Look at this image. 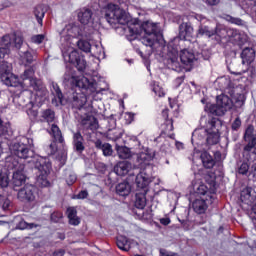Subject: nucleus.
Masks as SVG:
<instances>
[{"label": "nucleus", "mask_w": 256, "mask_h": 256, "mask_svg": "<svg viewBox=\"0 0 256 256\" xmlns=\"http://www.w3.org/2000/svg\"><path fill=\"white\" fill-rule=\"evenodd\" d=\"M131 35H142L140 41L143 45L150 48V53H153L155 45L165 47V38L163 33L159 31L157 24L146 21L140 27L134 26L129 28Z\"/></svg>", "instance_id": "obj_1"}, {"label": "nucleus", "mask_w": 256, "mask_h": 256, "mask_svg": "<svg viewBox=\"0 0 256 256\" xmlns=\"http://www.w3.org/2000/svg\"><path fill=\"white\" fill-rule=\"evenodd\" d=\"M125 7H127V0H118L116 4L108 3L104 7L105 19L113 29H119L120 25L127 23Z\"/></svg>", "instance_id": "obj_2"}, {"label": "nucleus", "mask_w": 256, "mask_h": 256, "mask_svg": "<svg viewBox=\"0 0 256 256\" xmlns=\"http://www.w3.org/2000/svg\"><path fill=\"white\" fill-rule=\"evenodd\" d=\"M137 189H141V192L136 193L134 205L137 209H145L147 205V191H149V183H151V174L147 173V168L143 169L137 174L135 179Z\"/></svg>", "instance_id": "obj_3"}, {"label": "nucleus", "mask_w": 256, "mask_h": 256, "mask_svg": "<svg viewBox=\"0 0 256 256\" xmlns=\"http://www.w3.org/2000/svg\"><path fill=\"white\" fill-rule=\"evenodd\" d=\"M245 99V97H216V103H207L205 106V111L207 113H210V115H215L216 117H223L226 112H228L230 109H233V101H241L243 105V103H245Z\"/></svg>", "instance_id": "obj_4"}, {"label": "nucleus", "mask_w": 256, "mask_h": 256, "mask_svg": "<svg viewBox=\"0 0 256 256\" xmlns=\"http://www.w3.org/2000/svg\"><path fill=\"white\" fill-rule=\"evenodd\" d=\"M9 53L7 48H0V79L1 82L6 85V87H19L21 83L19 82V77L15 76V74L11 73V64L3 61L5 59V55Z\"/></svg>", "instance_id": "obj_5"}, {"label": "nucleus", "mask_w": 256, "mask_h": 256, "mask_svg": "<svg viewBox=\"0 0 256 256\" xmlns=\"http://www.w3.org/2000/svg\"><path fill=\"white\" fill-rule=\"evenodd\" d=\"M76 87L85 89L87 95H109V84L105 81L92 82L87 77L76 80Z\"/></svg>", "instance_id": "obj_6"}, {"label": "nucleus", "mask_w": 256, "mask_h": 256, "mask_svg": "<svg viewBox=\"0 0 256 256\" xmlns=\"http://www.w3.org/2000/svg\"><path fill=\"white\" fill-rule=\"evenodd\" d=\"M34 165V169H36L39 173L37 183L40 187H50L51 182L47 180L49 177V173H51V162L48 158L38 157L32 160Z\"/></svg>", "instance_id": "obj_7"}, {"label": "nucleus", "mask_w": 256, "mask_h": 256, "mask_svg": "<svg viewBox=\"0 0 256 256\" xmlns=\"http://www.w3.org/2000/svg\"><path fill=\"white\" fill-rule=\"evenodd\" d=\"M37 67H39V63L36 62L27 68L22 75V79L23 81H29L30 87L36 91L34 97H43L46 95L47 89L45 86H43V84H41V81L37 80V78H34Z\"/></svg>", "instance_id": "obj_8"}, {"label": "nucleus", "mask_w": 256, "mask_h": 256, "mask_svg": "<svg viewBox=\"0 0 256 256\" xmlns=\"http://www.w3.org/2000/svg\"><path fill=\"white\" fill-rule=\"evenodd\" d=\"M17 197L22 203H33L37 197V188L35 185L26 184L18 191Z\"/></svg>", "instance_id": "obj_9"}, {"label": "nucleus", "mask_w": 256, "mask_h": 256, "mask_svg": "<svg viewBox=\"0 0 256 256\" xmlns=\"http://www.w3.org/2000/svg\"><path fill=\"white\" fill-rule=\"evenodd\" d=\"M94 119V121H92ZM97 119L93 118V116L85 113V117H82L80 120V125L82 126V131L84 135L87 137H91L95 131H97Z\"/></svg>", "instance_id": "obj_10"}, {"label": "nucleus", "mask_w": 256, "mask_h": 256, "mask_svg": "<svg viewBox=\"0 0 256 256\" xmlns=\"http://www.w3.org/2000/svg\"><path fill=\"white\" fill-rule=\"evenodd\" d=\"M12 153L19 159H29L33 157L34 152L29 148V145L18 142L12 146Z\"/></svg>", "instance_id": "obj_11"}, {"label": "nucleus", "mask_w": 256, "mask_h": 256, "mask_svg": "<svg viewBox=\"0 0 256 256\" xmlns=\"http://www.w3.org/2000/svg\"><path fill=\"white\" fill-rule=\"evenodd\" d=\"M68 62L71 63V65H75V67L80 71V73H83L85 69L87 68V61H85V57L83 55H80L77 50H73L71 53L68 54Z\"/></svg>", "instance_id": "obj_12"}, {"label": "nucleus", "mask_w": 256, "mask_h": 256, "mask_svg": "<svg viewBox=\"0 0 256 256\" xmlns=\"http://www.w3.org/2000/svg\"><path fill=\"white\" fill-rule=\"evenodd\" d=\"M73 101L76 103V107L79 111L84 109L87 113H91L93 109H95L93 101H97V99L91 97H73Z\"/></svg>", "instance_id": "obj_13"}, {"label": "nucleus", "mask_w": 256, "mask_h": 256, "mask_svg": "<svg viewBox=\"0 0 256 256\" xmlns=\"http://www.w3.org/2000/svg\"><path fill=\"white\" fill-rule=\"evenodd\" d=\"M216 84L218 85L220 91L224 92L217 95V97H229L227 94L229 93V89H231V79H229L227 76H222L216 79Z\"/></svg>", "instance_id": "obj_14"}, {"label": "nucleus", "mask_w": 256, "mask_h": 256, "mask_svg": "<svg viewBox=\"0 0 256 256\" xmlns=\"http://www.w3.org/2000/svg\"><path fill=\"white\" fill-rule=\"evenodd\" d=\"M72 145L76 153H83V151H85V138L81 134V131L73 133Z\"/></svg>", "instance_id": "obj_15"}, {"label": "nucleus", "mask_w": 256, "mask_h": 256, "mask_svg": "<svg viewBox=\"0 0 256 256\" xmlns=\"http://www.w3.org/2000/svg\"><path fill=\"white\" fill-rule=\"evenodd\" d=\"M78 21L82 25H89V23H93V11L89 8H82L78 12Z\"/></svg>", "instance_id": "obj_16"}, {"label": "nucleus", "mask_w": 256, "mask_h": 256, "mask_svg": "<svg viewBox=\"0 0 256 256\" xmlns=\"http://www.w3.org/2000/svg\"><path fill=\"white\" fill-rule=\"evenodd\" d=\"M240 57L242 59V65H251L255 61V49L251 47L244 48Z\"/></svg>", "instance_id": "obj_17"}, {"label": "nucleus", "mask_w": 256, "mask_h": 256, "mask_svg": "<svg viewBox=\"0 0 256 256\" xmlns=\"http://www.w3.org/2000/svg\"><path fill=\"white\" fill-rule=\"evenodd\" d=\"M180 60L183 65H193L194 61H197V57H195V53L193 50L183 49L180 52Z\"/></svg>", "instance_id": "obj_18"}, {"label": "nucleus", "mask_w": 256, "mask_h": 256, "mask_svg": "<svg viewBox=\"0 0 256 256\" xmlns=\"http://www.w3.org/2000/svg\"><path fill=\"white\" fill-rule=\"evenodd\" d=\"M94 146L99 151H102L104 157H111L113 155V146L109 143H103L101 139L94 141Z\"/></svg>", "instance_id": "obj_19"}, {"label": "nucleus", "mask_w": 256, "mask_h": 256, "mask_svg": "<svg viewBox=\"0 0 256 256\" xmlns=\"http://www.w3.org/2000/svg\"><path fill=\"white\" fill-rule=\"evenodd\" d=\"M192 209L198 215H203L209 209V205L205 199H195L192 203Z\"/></svg>", "instance_id": "obj_20"}, {"label": "nucleus", "mask_w": 256, "mask_h": 256, "mask_svg": "<svg viewBox=\"0 0 256 256\" xmlns=\"http://www.w3.org/2000/svg\"><path fill=\"white\" fill-rule=\"evenodd\" d=\"M248 91L244 85H236L228 89V94L230 97H246Z\"/></svg>", "instance_id": "obj_21"}, {"label": "nucleus", "mask_w": 256, "mask_h": 256, "mask_svg": "<svg viewBox=\"0 0 256 256\" xmlns=\"http://www.w3.org/2000/svg\"><path fill=\"white\" fill-rule=\"evenodd\" d=\"M198 35L200 37H214V35H217V28H213L209 25L200 24L198 28Z\"/></svg>", "instance_id": "obj_22"}, {"label": "nucleus", "mask_w": 256, "mask_h": 256, "mask_svg": "<svg viewBox=\"0 0 256 256\" xmlns=\"http://www.w3.org/2000/svg\"><path fill=\"white\" fill-rule=\"evenodd\" d=\"M20 57L22 59V63H24L25 66L33 65V63L37 61V52L33 50H27L25 52H22V54H20Z\"/></svg>", "instance_id": "obj_23"}, {"label": "nucleus", "mask_w": 256, "mask_h": 256, "mask_svg": "<svg viewBox=\"0 0 256 256\" xmlns=\"http://www.w3.org/2000/svg\"><path fill=\"white\" fill-rule=\"evenodd\" d=\"M129 169H131V164L129 162H118L114 166V173H116V175L119 177H125V175L129 173Z\"/></svg>", "instance_id": "obj_24"}, {"label": "nucleus", "mask_w": 256, "mask_h": 256, "mask_svg": "<svg viewBox=\"0 0 256 256\" xmlns=\"http://www.w3.org/2000/svg\"><path fill=\"white\" fill-rule=\"evenodd\" d=\"M47 13V6L44 4H39L34 8V16L38 25L43 26V19L45 18V14Z\"/></svg>", "instance_id": "obj_25"}, {"label": "nucleus", "mask_w": 256, "mask_h": 256, "mask_svg": "<svg viewBox=\"0 0 256 256\" xmlns=\"http://www.w3.org/2000/svg\"><path fill=\"white\" fill-rule=\"evenodd\" d=\"M116 245L121 251H131V241L127 236L120 235L116 237Z\"/></svg>", "instance_id": "obj_26"}, {"label": "nucleus", "mask_w": 256, "mask_h": 256, "mask_svg": "<svg viewBox=\"0 0 256 256\" xmlns=\"http://www.w3.org/2000/svg\"><path fill=\"white\" fill-rule=\"evenodd\" d=\"M173 121L169 120L168 122H164L162 124V130L160 133V137H163L164 135H167L169 139H175V133H171L174 131L175 127L173 126Z\"/></svg>", "instance_id": "obj_27"}, {"label": "nucleus", "mask_w": 256, "mask_h": 256, "mask_svg": "<svg viewBox=\"0 0 256 256\" xmlns=\"http://www.w3.org/2000/svg\"><path fill=\"white\" fill-rule=\"evenodd\" d=\"M40 123H53L55 121V111L51 108L41 112Z\"/></svg>", "instance_id": "obj_28"}, {"label": "nucleus", "mask_w": 256, "mask_h": 256, "mask_svg": "<svg viewBox=\"0 0 256 256\" xmlns=\"http://www.w3.org/2000/svg\"><path fill=\"white\" fill-rule=\"evenodd\" d=\"M193 35V26L189 23H182L179 26V37L180 39H187Z\"/></svg>", "instance_id": "obj_29"}, {"label": "nucleus", "mask_w": 256, "mask_h": 256, "mask_svg": "<svg viewBox=\"0 0 256 256\" xmlns=\"http://www.w3.org/2000/svg\"><path fill=\"white\" fill-rule=\"evenodd\" d=\"M51 135L55 142H58L61 145L65 143V138H63V133L61 132V128H59L57 124H52Z\"/></svg>", "instance_id": "obj_30"}, {"label": "nucleus", "mask_w": 256, "mask_h": 256, "mask_svg": "<svg viewBox=\"0 0 256 256\" xmlns=\"http://www.w3.org/2000/svg\"><path fill=\"white\" fill-rule=\"evenodd\" d=\"M251 193H253V188L252 187H245L241 192H240V200L242 203H245L246 205H249V203H253V196H251Z\"/></svg>", "instance_id": "obj_31"}, {"label": "nucleus", "mask_w": 256, "mask_h": 256, "mask_svg": "<svg viewBox=\"0 0 256 256\" xmlns=\"http://www.w3.org/2000/svg\"><path fill=\"white\" fill-rule=\"evenodd\" d=\"M123 137V129L121 128H112L106 132V138L109 141H119Z\"/></svg>", "instance_id": "obj_32"}, {"label": "nucleus", "mask_w": 256, "mask_h": 256, "mask_svg": "<svg viewBox=\"0 0 256 256\" xmlns=\"http://www.w3.org/2000/svg\"><path fill=\"white\" fill-rule=\"evenodd\" d=\"M200 159L205 167V169H213L215 167V159L208 152H203Z\"/></svg>", "instance_id": "obj_33"}, {"label": "nucleus", "mask_w": 256, "mask_h": 256, "mask_svg": "<svg viewBox=\"0 0 256 256\" xmlns=\"http://www.w3.org/2000/svg\"><path fill=\"white\" fill-rule=\"evenodd\" d=\"M116 193L121 197H127L131 193V184L129 182H122L116 186Z\"/></svg>", "instance_id": "obj_34"}, {"label": "nucleus", "mask_w": 256, "mask_h": 256, "mask_svg": "<svg viewBox=\"0 0 256 256\" xmlns=\"http://www.w3.org/2000/svg\"><path fill=\"white\" fill-rule=\"evenodd\" d=\"M12 183L14 187H21L25 183V174H23V171L16 170L13 172Z\"/></svg>", "instance_id": "obj_35"}, {"label": "nucleus", "mask_w": 256, "mask_h": 256, "mask_svg": "<svg viewBox=\"0 0 256 256\" xmlns=\"http://www.w3.org/2000/svg\"><path fill=\"white\" fill-rule=\"evenodd\" d=\"M115 149L119 159H131V149L129 147L116 144Z\"/></svg>", "instance_id": "obj_36"}, {"label": "nucleus", "mask_w": 256, "mask_h": 256, "mask_svg": "<svg viewBox=\"0 0 256 256\" xmlns=\"http://www.w3.org/2000/svg\"><path fill=\"white\" fill-rule=\"evenodd\" d=\"M244 151V157L246 161H249V157H251V151H253L254 155H256V138H252V140H250L248 144L244 146Z\"/></svg>", "instance_id": "obj_37"}, {"label": "nucleus", "mask_w": 256, "mask_h": 256, "mask_svg": "<svg viewBox=\"0 0 256 256\" xmlns=\"http://www.w3.org/2000/svg\"><path fill=\"white\" fill-rule=\"evenodd\" d=\"M66 29L71 37H83V30L77 24H69Z\"/></svg>", "instance_id": "obj_38"}, {"label": "nucleus", "mask_w": 256, "mask_h": 256, "mask_svg": "<svg viewBox=\"0 0 256 256\" xmlns=\"http://www.w3.org/2000/svg\"><path fill=\"white\" fill-rule=\"evenodd\" d=\"M221 129V120L219 118L212 117L208 121V128L205 131H210V132H216L219 133Z\"/></svg>", "instance_id": "obj_39"}, {"label": "nucleus", "mask_w": 256, "mask_h": 256, "mask_svg": "<svg viewBox=\"0 0 256 256\" xmlns=\"http://www.w3.org/2000/svg\"><path fill=\"white\" fill-rule=\"evenodd\" d=\"M227 69L232 75H243V73H247V71L239 69V62L237 60L231 61L227 65Z\"/></svg>", "instance_id": "obj_40"}, {"label": "nucleus", "mask_w": 256, "mask_h": 256, "mask_svg": "<svg viewBox=\"0 0 256 256\" xmlns=\"http://www.w3.org/2000/svg\"><path fill=\"white\" fill-rule=\"evenodd\" d=\"M206 133H207V138H206L207 145H217V143H219V140L221 139V134L219 132L206 131Z\"/></svg>", "instance_id": "obj_41"}, {"label": "nucleus", "mask_w": 256, "mask_h": 256, "mask_svg": "<svg viewBox=\"0 0 256 256\" xmlns=\"http://www.w3.org/2000/svg\"><path fill=\"white\" fill-rule=\"evenodd\" d=\"M37 227H39V225L35 224V223H28L25 220H21L17 225H16V229H20V231H25V229H27L28 231L31 229H37Z\"/></svg>", "instance_id": "obj_42"}, {"label": "nucleus", "mask_w": 256, "mask_h": 256, "mask_svg": "<svg viewBox=\"0 0 256 256\" xmlns=\"http://www.w3.org/2000/svg\"><path fill=\"white\" fill-rule=\"evenodd\" d=\"M195 193L198 197H205L209 193V187L204 183H200L198 186H194Z\"/></svg>", "instance_id": "obj_43"}, {"label": "nucleus", "mask_w": 256, "mask_h": 256, "mask_svg": "<svg viewBox=\"0 0 256 256\" xmlns=\"http://www.w3.org/2000/svg\"><path fill=\"white\" fill-rule=\"evenodd\" d=\"M1 47L9 51V47L13 45V35L6 34L2 37L0 42Z\"/></svg>", "instance_id": "obj_44"}, {"label": "nucleus", "mask_w": 256, "mask_h": 256, "mask_svg": "<svg viewBox=\"0 0 256 256\" xmlns=\"http://www.w3.org/2000/svg\"><path fill=\"white\" fill-rule=\"evenodd\" d=\"M50 91L53 97H63V92L56 82L50 81Z\"/></svg>", "instance_id": "obj_45"}, {"label": "nucleus", "mask_w": 256, "mask_h": 256, "mask_svg": "<svg viewBox=\"0 0 256 256\" xmlns=\"http://www.w3.org/2000/svg\"><path fill=\"white\" fill-rule=\"evenodd\" d=\"M77 47L80 51H84V53H91V43L87 40H78Z\"/></svg>", "instance_id": "obj_46"}, {"label": "nucleus", "mask_w": 256, "mask_h": 256, "mask_svg": "<svg viewBox=\"0 0 256 256\" xmlns=\"http://www.w3.org/2000/svg\"><path fill=\"white\" fill-rule=\"evenodd\" d=\"M255 133V127L253 125H248L245 133H244V139L245 141H252V139H256V137L253 135Z\"/></svg>", "instance_id": "obj_47"}, {"label": "nucleus", "mask_w": 256, "mask_h": 256, "mask_svg": "<svg viewBox=\"0 0 256 256\" xmlns=\"http://www.w3.org/2000/svg\"><path fill=\"white\" fill-rule=\"evenodd\" d=\"M250 157L251 156H248V160L247 161H243L242 164L239 166L238 173L240 175H247V173H249V167H250L249 158Z\"/></svg>", "instance_id": "obj_48"}, {"label": "nucleus", "mask_w": 256, "mask_h": 256, "mask_svg": "<svg viewBox=\"0 0 256 256\" xmlns=\"http://www.w3.org/2000/svg\"><path fill=\"white\" fill-rule=\"evenodd\" d=\"M12 45L16 47V49H21V45H23V36L13 34L12 35Z\"/></svg>", "instance_id": "obj_49"}, {"label": "nucleus", "mask_w": 256, "mask_h": 256, "mask_svg": "<svg viewBox=\"0 0 256 256\" xmlns=\"http://www.w3.org/2000/svg\"><path fill=\"white\" fill-rule=\"evenodd\" d=\"M138 163H144V165H149L151 161V156L145 152H142L137 157Z\"/></svg>", "instance_id": "obj_50"}, {"label": "nucleus", "mask_w": 256, "mask_h": 256, "mask_svg": "<svg viewBox=\"0 0 256 256\" xmlns=\"http://www.w3.org/2000/svg\"><path fill=\"white\" fill-rule=\"evenodd\" d=\"M225 19H226V21H228V23H232L233 25H239V26L244 25V22L241 18H235L231 15H226Z\"/></svg>", "instance_id": "obj_51"}, {"label": "nucleus", "mask_w": 256, "mask_h": 256, "mask_svg": "<svg viewBox=\"0 0 256 256\" xmlns=\"http://www.w3.org/2000/svg\"><path fill=\"white\" fill-rule=\"evenodd\" d=\"M228 37H230L233 41H241V34L235 30V29H230L227 31Z\"/></svg>", "instance_id": "obj_52"}, {"label": "nucleus", "mask_w": 256, "mask_h": 256, "mask_svg": "<svg viewBox=\"0 0 256 256\" xmlns=\"http://www.w3.org/2000/svg\"><path fill=\"white\" fill-rule=\"evenodd\" d=\"M67 101L68 100L65 97H54L52 98V105H54L55 107L67 105Z\"/></svg>", "instance_id": "obj_53"}, {"label": "nucleus", "mask_w": 256, "mask_h": 256, "mask_svg": "<svg viewBox=\"0 0 256 256\" xmlns=\"http://www.w3.org/2000/svg\"><path fill=\"white\" fill-rule=\"evenodd\" d=\"M50 219H51L52 223H60L61 219H63V212H61V211H54L51 214Z\"/></svg>", "instance_id": "obj_54"}, {"label": "nucleus", "mask_w": 256, "mask_h": 256, "mask_svg": "<svg viewBox=\"0 0 256 256\" xmlns=\"http://www.w3.org/2000/svg\"><path fill=\"white\" fill-rule=\"evenodd\" d=\"M9 133V124L3 123V120L0 118V137H5Z\"/></svg>", "instance_id": "obj_55"}, {"label": "nucleus", "mask_w": 256, "mask_h": 256, "mask_svg": "<svg viewBox=\"0 0 256 256\" xmlns=\"http://www.w3.org/2000/svg\"><path fill=\"white\" fill-rule=\"evenodd\" d=\"M30 104L32 107H42L43 106V98L41 97H34L30 98Z\"/></svg>", "instance_id": "obj_56"}, {"label": "nucleus", "mask_w": 256, "mask_h": 256, "mask_svg": "<svg viewBox=\"0 0 256 256\" xmlns=\"http://www.w3.org/2000/svg\"><path fill=\"white\" fill-rule=\"evenodd\" d=\"M45 40V35L43 34H37L31 37V42L35 43L36 45H41L43 41Z\"/></svg>", "instance_id": "obj_57"}, {"label": "nucleus", "mask_w": 256, "mask_h": 256, "mask_svg": "<svg viewBox=\"0 0 256 256\" xmlns=\"http://www.w3.org/2000/svg\"><path fill=\"white\" fill-rule=\"evenodd\" d=\"M0 187L4 189V187H9V177L7 175H3L0 172Z\"/></svg>", "instance_id": "obj_58"}, {"label": "nucleus", "mask_w": 256, "mask_h": 256, "mask_svg": "<svg viewBox=\"0 0 256 256\" xmlns=\"http://www.w3.org/2000/svg\"><path fill=\"white\" fill-rule=\"evenodd\" d=\"M142 219H145L146 221H151L153 219V210L151 208H148L142 212Z\"/></svg>", "instance_id": "obj_59"}, {"label": "nucleus", "mask_w": 256, "mask_h": 256, "mask_svg": "<svg viewBox=\"0 0 256 256\" xmlns=\"http://www.w3.org/2000/svg\"><path fill=\"white\" fill-rule=\"evenodd\" d=\"M68 219L77 217V209L75 207H68L66 210Z\"/></svg>", "instance_id": "obj_60"}, {"label": "nucleus", "mask_w": 256, "mask_h": 256, "mask_svg": "<svg viewBox=\"0 0 256 256\" xmlns=\"http://www.w3.org/2000/svg\"><path fill=\"white\" fill-rule=\"evenodd\" d=\"M241 128V118L237 117L232 125H231V129L232 131H239V129Z\"/></svg>", "instance_id": "obj_61"}, {"label": "nucleus", "mask_w": 256, "mask_h": 256, "mask_svg": "<svg viewBox=\"0 0 256 256\" xmlns=\"http://www.w3.org/2000/svg\"><path fill=\"white\" fill-rule=\"evenodd\" d=\"M76 182H77V175L75 174H70L66 179V183L69 187H71L72 185H75Z\"/></svg>", "instance_id": "obj_62"}, {"label": "nucleus", "mask_w": 256, "mask_h": 256, "mask_svg": "<svg viewBox=\"0 0 256 256\" xmlns=\"http://www.w3.org/2000/svg\"><path fill=\"white\" fill-rule=\"evenodd\" d=\"M168 101L171 109H175V107L176 109H179V103H178L177 97H173V98L169 97Z\"/></svg>", "instance_id": "obj_63"}, {"label": "nucleus", "mask_w": 256, "mask_h": 256, "mask_svg": "<svg viewBox=\"0 0 256 256\" xmlns=\"http://www.w3.org/2000/svg\"><path fill=\"white\" fill-rule=\"evenodd\" d=\"M160 256H179L176 252H169L166 249L161 248L159 250Z\"/></svg>", "instance_id": "obj_64"}]
</instances>
